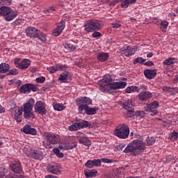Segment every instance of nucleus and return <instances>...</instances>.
<instances>
[{
	"label": "nucleus",
	"instance_id": "48",
	"mask_svg": "<svg viewBox=\"0 0 178 178\" xmlns=\"http://www.w3.org/2000/svg\"><path fill=\"white\" fill-rule=\"evenodd\" d=\"M79 127L80 129H84V127H88V122L83 121L82 122H79Z\"/></svg>",
	"mask_w": 178,
	"mask_h": 178
},
{
	"label": "nucleus",
	"instance_id": "62",
	"mask_svg": "<svg viewBox=\"0 0 178 178\" xmlns=\"http://www.w3.org/2000/svg\"><path fill=\"white\" fill-rule=\"evenodd\" d=\"M145 66H154V62L149 60L147 62L144 63Z\"/></svg>",
	"mask_w": 178,
	"mask_h": 178
},
{
	"label": "nucleus",
	"instance_id": "43",
	"mask_svg": "<svg viewBox=\"0 0 178 178\" xmlns=\"http://www.w3.org/2000/svg\"><path fill=\"white\" fill-rule=\"evenodd\" d=\"M0 5H2V6H9V5H12V0H1Z\"/></svg>",
	"mask_w": 178,
	"mask_h": 178
},
{
	"label": "nucleus",
	"instance_id": "28",
	"mask_svg": "<svg viewBox=\"0 0 178 178\" xmlns=\"http://www.w3.org/2000/svg\"><path fill=\"white\" fill-rule=\"evenodd\" d=\"M84 173L86 178H90V177H95L98 172L97 171V170H90L88 171H85Z\"/></svg>",
	"mask_w": 178,
	"mask_h": 178
},
{
	"label": "nucleus",
	"instance_id": "27",
	"mask_svg": "<svg viewBox=\"0 0 178 178\" xmlns=\"http://www.w3.org/2000/svg\"><path fill=\"white\" fill-rule=\"evenodd\" d=\"M165 66H170V65H174V63H177V58H168L163 62Z\"/></svg>",
	"mask_w": 178,
	"mask_h": 178
},
{
	"label": "nucleus",
	"instance_id": "22",
	"mask_svg": "<svg viewBox=\"0 0 178 178\" xmlns=\"http://www.w3.org/2000/svg\"><path fill=\"white\" fill-rule=\"evenodd\" d=\"M144 74L146 79L151 80L156 76V70H145Z\"/></svg>",
	"mask_w": 178,
	"mask_h": 178
},
{
	"label": "nucleus",
	"instance_id": "18",
	"mask_svg": "<svg viewBox=\"0 0 178 178\" xmlns=\"http://www.w3.org/2000/svg\"><path fill=\"white\" fill-rule=\"evenodd\" d=\"M101 160L99 159H94V160H88L86 163L85 166L86 168H88L89 169H91L95 166H101Z\"/></svg>",
	"mask_w": 178,
	"mask_h": 178
},
{
	"label": "nucleus",
	"instance_id": "10",
	"mask_svg": "<svg viewBox=\"0 0 178 178\" xmlns=\"http://www.w3.org/2000/svg\"><path fill=\"white\" fill-rule=\"evenodd\" d=\"M11 116H14L16 122L20 123L22 122V114L23 113V110L19 107L15 106L10 110Z\"/></svg>",
	"mask_w": 178,
	"mask_h": 178
},
{
	"label": "nucleus",
	"instance_id": "51",
	"mask_svg": "<svg viewBox=\"0 0 178 178\" xmlns=\"http://www.w3.org/2000/svg\"><path fill=\"white\" fill-rule=\"evenodd\" d=\"M57 70H61V71H65L66 70V65H60V64H58L57 65Z\"/></svg>",
	"mask_w": 178,
	"mask_h": 178
},
{
	"label": "nucleus",
	"instance_id": "37",
	"mask_svg": "<svg viewBox=\"0 0 178 178\" xmlns=\"http://www.w3.org/2000/svg\"><path fill=\"white\" fill-rule=\"evenodd\" d=\"M54 109L58 111H63V109H65V105L63 104H56L54 105Z\"/></svg>",
	"mask_w": 178,
	"mask_h": 178
},
{
	"label": "nucleus",
	"instance_id": "15",
	"mask_svg": "<svg viewBox=\"0 0 178 178\" xmlns=\"http://www.w3.org/2000/svg\"><path fill=\"white\" fill-rule=\"evenodd\" d=\"M65 29V22L61 21L60 22L57 27L53 31V35L54 37H58V35H60L61 33Z\"/></svg>",
	"mask_w": 178,
	"mask_h": 178
},
{
	"label": "nucleus",
	"instance_id": "47",
	"mask_svg": "<svg viewBox=\"0 0 178 178\" xmlns=\"http://www.w3.org/2000/svg\"><path fill=\"white\" fill-rule=\"evenodd\" d=\"M122 54L127 57L131 56V54L130 53V49H129V46L127 47L126 49L122 51Z\"/></svg>",
	"mask_w": 178,
	"mask_h": 178
},
{
	"label": "nucleus",
	"instance_id": "40",
	"mask_svg": "<svg viewBox=\"0 0 178 178\" xmlns=\"http://www.w3.org/2000/svg\"><path fill=\"white\" fill-rule=\"evenodd\" d=\"M88 109V106H87L86 104H81L79 106V111L80 113H83V111H85L86 113H87Z\"/></svg>",
	"mask_w": 178,
	"mask_h": 178
},
{
	"label": "nucleus",
	"instance_id": "60",
	"mask_svg": "<svg viewBox=\"0 0 178 178\" xmlns=\"http://www.w3.org/2000/svg\"><path fill=\"white\" fill-rule=\"evenodd\" d=\"M172 140H176V138H178V133L177 131H173L171 135Z\"/></svg>",
	"mask_w": 178,
	"mask_h": 178
},
{
	"label": "nucleus",
	"instance_id": "26",
	"mask_svg": "<svg viewBox=\"0 0 178 178\" xmlns=\"http://www.w3.org/2000/svg\"><path fill=\"white\" fill-rule=\"evenodd\" d=\"M31 64V62L29 59H23L19 64V69H27L30 65Z\"/></svg>",
	"mask_w": 178,
	"mask_h": 178
},
{
	"label": "nucleus",
	"instance_id": "13",
	"mask_svg": "<svg viewBox=\"0 0 178 178\" xmlns=\"http://www.w3.org/2000/svg\"><path fill=\"white\" fill-rule=\"evenodd\" d=\"M25 33L28 37H31L32 38H37L38 37V33H40V31L38 29L31 26L26 28Z\"/></svg>",
	"mask_w": 178,
	"mask_h": 178
},
{
	"label": "nucleus",
	"instance_id": "5",
	"mask_svg": "<svg viewBox=\"0 0 178 178\" xmlns=\"http://www.w3.org/2000/svg\"><path fill=\"white\" fill-rule=\"evenodd\" d=\"M35 102V100L33 98H31L27 103L24 104V116L25 119H30L32 118V119L35 118V115L33 113V108L34 106V104Z\"/></svg>",
	"mask_w": 178,
	"mask_h": 178
},
{
	"label": "nucleus",
	"instance_id": "50",
	"mask_svg": "<svg viewBox=\"0 0 178 178\" xmlns=\"http://www.w3.org/2000/svg\"><path fill=\"white\" fill-rule=\"evenodd\" d=\"M128 47H129L131 56L134 55V54H136V51H137V47H131L130 46H128Z\"/></svg>",
	"mask_w": 178,
	"mask_h": 178
},
{
	"label": "nucleus",
	"instance_id": "49",
	"mask_svg": "<svg viewBox=\"0 0 178 178\" xmlns=\"http://www.w3.org/2000/svg\"><path fill=\"white\" fill-rule=\"evenodd\" d=\"M145 90H148V87L145 85H140V86H138V92H140V91H145Z\"/></svg>",
	"mask_w": 178,
	"mask_h": 178
},
{
	"label": "nucleus",
	"instance_id": "41",
	"mask_svg": "<svg viewBox=\"0 0 178 178\" xmlns=\"http://www.w3.org/2000/svg\"><path fill=\"white\" fill-rule=\"evenodd\" d=\"M95 113H97V109L95 108L88 107V110L86 111L87 115H95Z\"/></svg>",
	"mask_w": 178,
	"mask_h": 178
},
{
	"label": "nucleus",
	"instance_id": "3",
	"mask_svg": "<svg viewBox=\"0 0 178 178\" xmlns=\"http://www.w3.org/2000/svg\"><path fill=\"white\" fill-rule=\"evenodd\" d=\"M0 16H3L6 22H12L17 17V10L8 6H1L0 8Z\"/></svg>",
	"mask_w": 178,
	"mask_h": 178
},
{
	"label": "nucleus",
	"instance_id": "12",
	"mask_svg": "<svg viewBox=\"0 0 178 178\" xmlns=\"http://www.w3.org/2000/svg\"><path fill=\"white\" fill-rule=\"evenodd\" d=\"M10 168L12 172L14 173H22L23 172V168H22V164L19 161H13L10 163Z\"/></svg>",
	"mask_w": 178,
	"mask_h": 178
},
{
	"label": "nucleus",
	"instance_id": "38",
	"mask_svg": "<svg viewBox=\"0 0 178 178\" xmlns=\"http://www.w3.org/2000/svg\"><path fill=\"white\" fill-rule=\"evenodd\" d=\"M37 38H39V40H40L42 42H45L47 41V36L45 35V34L40 33V31Z\"/></svg>",
	"mask_w": 178,
	"mask_h": 178
},
{
	"label": "nucleus",
	"instance_id": "57",
	"mask_svg": "<svg viewBox=\"0 0 178 178\" xmlns=\"http://www.w3.org/2000/svg\"><path fill=\"white\" fill-rule=\"evenodd\" d=\"M101 161H102L104 163H112V162H113V160L105 158L102 159Z\"/></svg>",
	"mask_w": 178,
	"mask_h": 178
},
{
	"label": "nucleus",
	"instance_id": "42",
	"mask_svg": "<svg viewBox=\"0 0 178 178\" xmlns=\"http://www.w3.org/2000/svg\"><path fill=\"white\" fill-rule=\"evenodd\" d=\"M53 152H54V154H56V156H58V158H63V153L60 152L59 149L58 148L53 149Z\"/></svg>",
	"mask_w": 178,
	"mask_h": 178
},
{
	"label": "nucleus",
	"instance_id": "7",
	"mask_svg": "<svg viewBox=\"0 0 178 178\" xmlns=\"http://www.w3.org/2000/svg\"><path fill=\"white\" fill-rule=\"evenodd\" d=\"M120 105L128 112L126 115L127 118H133V116H134V111H133L131 100L122 101L120 102Z\"/></svg>",
	"mask_w": 178,
	"mask_h": 178
},
{
	"label": "nucleus",
	"instance_id": "53",
	"mask_svg": "<svg viewBox=\"0 0 178 178\" xmlns=\"http://www.w3.org/2000/svg\"><path fill=\"white\" fill-rule=\"evenodd\" d=\"M29 90L30 92L31 90L33 91V92H35V91H38V88H37L34 84L29 83Z\"/></svg>",
	"mask_w": 178,
	"mask_h": 178
},
{
	"label": "nucleus",
	"instance_id": "36",
	"mask_svg": "<svg viewBox=\"0 0 178 178\" xmlns=\"http://www.w3.org/2000/svg\"><path fill=\"white\" fill-rule=\"evenodd\" d=\"M33 149H31L29 146L24 147L23 148V152L27 155V156H31V154L33 153Z\"/></svg>",
	"mask_w": 178,
	"mask_h": 178
},
{
	"label": "nucleus",
	"instance_id": "8",
	"mask_svg": "<svg viewBox=\"0 0 178 178\" xmlns=\"http://www.w3.org/2000/svg\"><path fill=\"white\" fill-rule=\"evenodd\" d=\"M159 108V102L158 101H154L150 104H147L146 106H145V111L146 112H149L152 116H155L156 113H158V108Z\"/></svg>",
	"mask_w": 178,
	"mask_h": 178
},
{
	"label": "nucleus",
	"instance_id": "20",
	"mask_svg": "<svg viewBox=\"0 0 178 178\" xmlns=\"http://www.w3.org/2000/svg\"><path fill=\"white\" fill-rule=\"evenodd\" d=\"M64 48L67 49V51H70V52H74L76 49L77 48L76 45H74V42L70 40L63 44Z\"/></svg>",
	"mask_w": 178,
	"mask_h": 178
},
{
	"label": "nucleus",
	"instance_id": "63",
	"mask_svg": "<svg viewBox=\"0 0 178 178\" xmlns=\"http://www.w3.org/2000/svg\"><path fill=\"white\" fill-rule=\"evenodd\" d=\"M44 178H58V177L52 175H46Z\"/></svg>",
	"mask_w": 178,
	"mask_h": 178
},
{
	"label": "nucleus",
	"instance_id": "29",
	"mask_svg": "<svg viewBox=\"0 0 178 178\" xmlns=\"http://www.w3.org/2000/svg\"><path fill=\"white\" fill-rule=\"evenodd\" d=\"M58 80L60 81H62L63 83H66V81L69 80V72H65L61 73L60 74Z\"/></svg>",
	"mask_w": 178,
	"mask_h": 178
},
{
	"label": "nucleus",
	"instance_id": "39",
	"mask_svg": "<svg viewBox=\"0 0 178 178\" xmlns=\"http://www.w3.org/2000/svg\"><path fill=\"white\" fill-rule=\"evenodd\" d=\"M144 62H145V59H144L143 57H138L133 60L134 65H136L137 63L142 64L144 63Z\"/></svg>",
	"mask_w": 178,
	"mask_h": 178
},
{
	"label": "nucleus",
	"instance_id": "59",
	"mask_svg": "<svg viewBox=\"0 0 178 178\" xmlns=\"http://www.w3.org/2000/svg\"><path fill=\"white\" fill-rule=\"evenodd\" d=\"M92 37H93V38H98V37H101V33H99L98 31H95L92 34Z\"/></svg>",
	"mask_w": 178,
	"mask_h": 178
},
{
	"label": "nucleus",
	"instance_id": "56",
	"mask_svg": "<svg viewBox=\"0 0 178 178\" xmlns=\"http://www.w3.org/2000/svg\"><path fill=\"white\" fill-rule=\"evenodd\" d=\"M45 81V77L44 76H40L36 79V83H44Z\"/></svg>",
	"mask_w": 178,
	"mask_h": 178
},
{
	"label": "nucleus",
	"instance_id": "35",
	"mask_svg": "<svg viewBox=\"0 0 178 178\" xmlns=\"http://www.w3.org/2000/svg\"><path fill=\"white\" fill-rule=\"evenodd\" d=\"M144 144L145 145H152V144H155V138L152 137H147Z\"/></svg>",
	"mask_w": 178,
	"mask_h": 178
},
{
	"label": "nucleus",
	"instance_id": "34",
	"mask_svg": "<svg viewBox=\"0 0 178 178\" xmlns=\"http://www.w3.org/2000/svg\"><path fill=\"white\" fill-rule=\"evenodd\" d=\"M9 71V64L1 63L0 64V73H6Z\"/></svg>",
	"mask_w": 178,
	"mask_h": 178
},
{
	"label": "nucleus",
	"instance_id": "9",
	"mask_svg": "<svg viewBox=\"0 0 178 178\" xmlns=\"http://www.w3.org/2000/svg\"><path fill=\"white\" fill-rule=\"evenodd\" d=\"M44 137H45L46 140H47L48 143L55 145V144H59L60 143V136L58 134H51V133H45L44 134Z\"/></svg>",
	"mask_w": 178,
	"mask_h": 178
},
{
	"label": "nucleus",
	"instance_id": "45",
	"mask_svg": "<svg viewBox=\"0 0 178 178\" xmlns=\"http://www.w3.org/2000/svg\"><path fill=\"white\" fill-rule=\"evenodd\" d=\"M49 73H56L58 72V67L56 66H51L47 68Z\"/></svg>",
	"mask_w": 178,
	"mask_h": 178
},
{
	"label": "nucleus",
	"instance_id": "44",
	"mask_svg": "<svg viewBox=\"0 0 178 178\" xmlns=\"http://www.w3.org/2000/svg\"><path fill=\"white\" fill-rule=\"evenodd\" d=\"M56 9L54 8V6H50L48 8H46L44 10V13H46V15H48L49 13H52V12H55Z\"/></svg>",
	"mask_w": 178,
	"mask_h": 178
},
{
	"label": "nucleus",
	"instance_id": "6",
	"mask_svg": "<svg viewBox=\"0 0 178 178\" xmlns=\"http://www.w3.org/2000/svg\"><path fill=\"white\" fill-rule=\"evenodd\" d=\"M114 134L118 138H122V140H126L130 134V129L129 126L126 124H122V125L117 127L114 130Z\"/></svg>",
	"mask_w": 178,
	"mask_h": 178
},
{
	"label": "nucleus",
	"instance_id": "21",
	"mask_svg": "<svg viewBox=\"0 0 178 178\" xmlns=\"http://www.w3.org/2000/svg\"><path fill=\"white\" fill-rule=\"evenodd\" d=\"M76 102H79L83 105H86L87 106L92 104V100L87 97H79L76 99Z\"/></svg>",
	"mask_w": 178,
	"mask_h": 178
},
{
	"label": "nucleus",
	"instance_id": "11",
	"mask_svg": "<svg viewBox=\"0 0 178 178\" xmlns=\"http://www.w3.org/2000/svg\"><path fill=\"white\" fill-rule=\"evenodd\" d=\"M35 112L40 115H47V109H45V104L42 101H38L35 105Z\"/></svg>",
	"mask_w": 178,
	"mask_h": 178
},
{
	"label": "nucleus",
	"instance_id": "14",
	"mask_svg": "<svg viewBox=\"0 0 178 178\" xmlns=\"http://www.w3.org/2000/svg\"><path fill=\"white\" fill-rule=\"evenodd\" d=\"M76 137L78 138L79 144H83L86 147H88V145H90V142L88 141V138H87V137L86 136V135H84V134L79 131L76 133Z\"/></svg>",
	"mask_w": 178,
	"mask_h": 178
},
{
	"label": "nucleus",
	"instance_id": "61",
	"mask_svg": "<svg viewBox=\"0 0 178 178\" xmlns=\"http://www.w3.org/2000/svg\"><path fill=\"white\" fill-rule=\"evenodd\" d=\"M20 58H15L14 60L15 65H16L17 67H19L20 66Z\"/></svg>",
	"mask_w": 178,
	"mask_h": 178
},
{
	"label": "nucleus",
	"instance_id": "31",
	"mask_svg": "<svg viewBox=\"0 0 178 178\" xmlns=\"http://www.w3.org/2000/svg\"><path fill=\"white\" fill-rule=\"evenodd\" d=\"M31 156H33L34 159H41V158H42V152L38 150H33Z\"/></svg>",
	"mask_w": 178,
	"mask_h": 178
},
{
	"label": "nucleus",
	"instance_id": "32",
	"mask_svg": "<svg viewBox=\"0 0 178 178\" xmlns=\"http://www.w3.org/2000/svg\"><path fill=\"white\" fill-rule=\"evenodd\" d=\"M138 86H129L125 89V92L127 94H131V92H138Z\"/></svg>",
	"mask_w": 178,
	"mask_h": 178
},
{
	"label": "nucleus",
	"instance_id": "58",
	"mask_svg": "<svg viewBox=\"0 0 178 178\" xmlns=\"http://www.w3.org/2000/svg\"><path fill=\"white\" fill-rule=\"evenodd\" d=\"M124 147H126V145L121 143L117 145L116 149H118V151H122L123 148H124Z\"/></svg>",
	"mask_w": 178,
	"mask_h": 178
},
{
	"label": "nucleus",
	"instance_id": "55",
	"mask_svg": "<svg viewBox=\"0 0 178 178\" xmlns=\"http://www.w3.org/2000/svg\"><path fill=\"white\" fill-rule=\"evenodd\" d=\"M168 26H169V22H168L167 21L161 22V27H162L163 29H167Z\"/></svg>",
	"mask_w": 178,
	"mask_h": 178
},
{
	"label": "nucleus",
	"instance_id": "24",
	"mask_svg": "<svg viewBox=\"0 0 178 178\" xmlns=\"http://www.w3.org/2000/svg\"><path fill=\"white\" fill-rule=\"evenodd\" d=\"M97 58L99 62H106V60H108L109 58V54L102 52L97 55Z\"/></svg>",
	"mask_w": 178,
	"mask_h": 178
},
{
	"label": "nucleus",
	"instance_id": "33",
	"mask_svg": "<svg viewBox=\"0 0 178 178\" xmlns=\"http://www.w3.org/2000/svg\"><path fill=\"white\" fill-rule=\"evenodd\" d=\"M80 129L81 128L79 122H75L68 127V130L70 131H76V130H80Z\"/></svg>",
	"mask_w": 178,
	"mask_h": 178
},
{
	"label": "nucleus",
	"instance_id": "23",
	"mask_svg": "<svg viewBox=\"0 0 178 178\" xmlns=\"http://www.w3.org/2000/svg\"><path fill=\"white\" fill-rule=\"evenodd\" d=\"M77 147V143H73L72 145H67L66 143H61L59 145L60 149H64L65 151H67V149H73V148H76Z\"/></svg>",
	"mask_w": 178,
	"mask_h": 178
},
{
	"label": "nucleus",
	"instance_id": "17",
	"mask_svg": "<svg viewBox=\"0 0 178 178\" xmlns=\"http://www.w3.org/2000/svg\"><path fill=\"white\" fill-rule=\"evenodd\" d=\"M139 101H148L152 98V93L149 91H143L138 95Z\"/></svg>",
	"mask_w": 178,
	"mask_h": 178
},
{
	"label": "nucleus",
	"instance_id": "25",
	"mask_svg": "<svg viewBox=\"0 0 178 178\" xmlns=\"http://www.w3.org/2000/svg\"><path fill=\"white\" fill-rule=\"evenodd\" d=\"M117 2H121L122 8H129L130 3H136L137 0H116Z\"/></svg>",
	"mask_w": 178,
	"mask_h": 178
},
{
	"label": "nucleus",
	"instance_id": "30",
	"mask_svg": "<svg viewBox=\"0 0 178 178\" xmlns=\"http://www.w3.org/2000/svg\"><path fill=\"white\" fill-rule=\"evenodd\" d=\"M20 92L22 94H29L30 92V85L29 83L25 84L19 88Z\"/></svg>",
	"mask_w": 178,
	"mask_h": 178
},
{
	"label": "nucleus",
	"instance_id": "19",
	"mask_svg": "<svg viewBox=\"0 0 178 178\" xmlns=\"http://www.w3.org/2000/svg\"><path fill=\"white\" fill-rule=\"evenodd\" d=\"M22 131L25 134H31V136H35V134H37V130L34 128H31L29 124H26L23 127Z\"/></svg>",
	"mask_w": 178,
	"mask_h": 178
},
{
	"label": "nucleus",
	"instance_id": "64",
	"mask_svg": "<svg viewBox=\"0 0 178 178\" xmlns=\"http://www.w3.org/2000/svg\"><path fill=\"white\" fill-rule=\"evenodd\" d=\"M6 175H5V171L0 172V178H5Z\"/></svg>",
	"mask_w": 178,
	"mask_h": 178
},
{
	"label": "nucleus",
	"instance_id": "52",
	"mask_svg": "<svg viewBox=\"0 0 178 178\" xmlns=\"http://www.w3.org/2000/svg\"><path fill=\"white\" fill-rule=\"evenodd\" d=\"M42 144L43 147H45L47 149H51V148H52V143H46L45 141H43Z\"/></svg>",
	"mask_w": 178,
	"mask_h": 178
},
{
	"label": "nucleus",
	"instance_id": "46",
	"mask_svg": "<svg viewBox=\"0 0 178 178\" xmlns=\"http://www.w3.org/2000/svg\"><path fill=\"white\" fill-rule=\"evenodd\" d=\"M112 28L113 29H119L120 27H122V23L119 21H117L115 22H113L111 24Z\"/></svg>",
	"mask_w": 178,
	"mask_h": 178
},
{
	"label": "nucleus",
	"instance_id": "16",
	"mask_svg": "<svg viewBox=\"0 0 178 178\" xmlns=\"http://www.w3.org/2000/svg\"><path fill=\"white\" fill-rule=\"evenodd\" d=\"M47 170L53 175H60V170H59V166L57 164H49L47 166Z\"/></svg>",
	"mask_w": 178,
	"mask_h": 178
},
{
	"label": "nucleus",
	"instance_id": "1",
	"mask_svg": "<svg viewBox=\"0 0 178 178\" xmlns=\"http://www.w3.org/2000/svg\"><path fill=\"white\" fill-rule=\"evenodd\" d=\"M113 79L111 75H106L102 80L98 81L99 90L101 92H109L111 90H120L125 88L127 83L124 81L112 83Z\"/></svg>",
	"mask_w": 178,
	"mask_h": 178
},
{
	"label": "nucleus",
	"instance_id": "54",
	"mask_svg": "<svg viewBox=\"0 0 178 178\" xmlns=\"http://www.w3.org/2000/svg\"><path fill=\"white\" fill-rule=\"evenodd\" d=\"M19 74V71L17 69H13L9 71L8 74H11L13 76H16V74Z\"/></svg>",
	"mask_w": 178,
	"mask_h": 178
},
{
	"label": "nucleus",
	"instance_id": "4",
	"mask_svg": "<svg viewBox=\"0 0 178 178\" xmlns=\"http://www.w3.org/2000/svg\"><path fill=\"white\" fill-rule=\"evenodd\" d=\"M85 31L87 33H92L94 31H99L102 29L103 25L101 21L97 19H90L84 24Z\"/></svg>",
	"mask_w": 178,
	"mask_h": 178
},
{
	"label": "nucleus",
	"instance_id": "2",
	"mask_svg": "<svg viewBox=\"0 0 178 178\" xmlns=\"http://www.w3.org/2000/svg\"><path fill=\"white\" fill-rule=\"evenodd\" d=\"M144 151H145V143L140 140H135L129 143L127 147L124 149L125 154L133 152L135 156L143 154Z\"/></svg>",
	"mask_w": 178,
	"mask_h": 178
}]
</instances>
